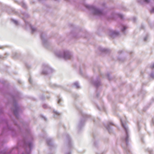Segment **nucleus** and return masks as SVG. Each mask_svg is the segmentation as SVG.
Here are the masks:
<instances>
[{"label":"nucleus","instance_id":"423d86ee","mask_svg":"<svg viewBox=\"0 0 154 154\" xmlns=\"http://www.w3.org/2000/svg\"><path fill=\"white\" fill-rule=\"evenodd\" d=\"M152 12H153L154 11V8H152V10L151 11Z\"/></svg>","mask_w":154,"mask_h":154},{"label":"nucleus","instance_id":"f257e3e1","mask_svg":"<svg viewBox=\"0 0 154 154\" xmlns=\"http://www.w3.org/2000/svg\"><path fill=\"white\" fill-rule=\"evenodd\" d=\"M101 11L98 9H96L95 11V13L96 14H98V15L100 14H101Z\"/></svg>","mask_w":154,"mask_h":154},{"label":"nucleus","instance_id":"20e7f679","mask_svg":"<svg viewBox=\"0 0 154 154\" xmlns=\"http://www.w3.org/2000/svg\"><path fill=\"white\" fill-rule=\"evenodd\" d=\"M144 1L146 2H149L150 0H144Z\"/></svg>","mask_w":154,"mask_h":154},{"label":"nucleus","instance_id":"39448f33","mask_svg":"<svg viewBox=\"0 0 154 154\" xmlns=\"http://www.w3.org/2000/svg\"><path fill=\"white\" fill-rule=\"evenodd\" d=\"M123 125V127L125 129V131H127V128H126L125 127V126L124 125Z\"/></svg>","mask_w":154,"mask_h":154},{"label":"nucleus","instance_id":"f03ea898","mask_svg":"<svg viewBox=\"0 0 154 154\" xmlns=\"http://www.w3.org/2000/svg\"><path fill=\"white\" fill-rule=\"evenodd\" d=\"M74 85L76 88H79V86L77 83H75Z\"/></svg>","mask_w":154,"mask_h":154},{"label":"nucleus","instance_id":"7ed1b4c3","mask_svg":"<svg viewBox=\"0 0 154 154\" xmlns=\"http://www.w3.org/2000/svg\"><path fill=\"white\" fill-rule=\"evenodd\" d=\"M151 67L152 69L154 68V63L151 66Z\"/></svg>","mask_w":154,"mask_h":154},{"label":"nucleus","instance_id":"0eeeda50","mask_svg":"<svg viewBox=\"0 0 154 154\" xmlns=\"http://www.w3.org/2000/svg\"><path fill=\"white\" fill-rule=\"evenodd\" d=\"M124 29L123 30H124L125 29V27H124Z\"/></svg>","mask_w":154,"mask_h":154}]
</instances>
